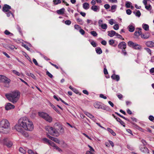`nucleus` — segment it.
<instances>
[{
	"label": "nucleus",
	"mask_w": 154,
	"mask_h": 154,
	"mask_svg": "<svg viewBox=\"0 0 154 154\" xmlns=\"http://www.w3.org/2000/svg\"><path fill=\"white\" fill-rule=\"evenodd\" d=\"M20 123L23 129L26 131H32L34 129L32 122L26 117H24L20 118Z\"/></svg>",
	"instance_id": "f257e3e1"
},
{
	"label": "nucleus",
	"mask_w": 154,
	"mask_h": 154,
	"mask_svg": "<svg viewBox=\"0 0 154 154\" xmlns=\"http://www.w3.org/2000/svg\"><path fill=\"white\" fill-rule=\"evenodd\" d=\"M5 96L9 101L14 103H16L19 99L20 93L18 91H15L9 94H7Z\"/></svg>",
	"instance_id": "f03ea898"
},
{
	"label": "nucleus",
	"mask_w": 154,
	"mask_h": 154,
	"mask_svg": "<svg viewBox=\"0 0 154 154\" xmlns=\"http://www.w3.org/2000/svg\"><path fill=\"white\" fill-rule=\"evenodd\" d=\"M10 124L8 121L3 119L0 121V132H4V129H8L9 128Z\"/></svg>",
	"instance_id": "7ed1b4c3"
},
{
	"label": "nucleus",
	"mask_w": 154,
	"mask_h": 154,
	"mask_svg": "<svg viewBox=\"0 0 154 154\" xmlns=\"http://www.w3.org/2000/svg\"><path fill=\"white\" fill-rule=\"evenodd\" d=\"M11 82L10 79L4 75H0V82L4 83L5 87H8Z\"/></svg>",
	"instance_id": "20e7f679"
},
{
	"label": "nucleus",
	"mask_w": 154,
	"mask_h": 154,
	"mask_svg": "<svg viewBox=\"0 0 154 154\" xmlns=\"http://www.w3.org/2000/svg\"><path fill=\"white\" fill-rule=\"evenodd\" d=\"M46 129L47 131H48L49 133L50 134L54 136L58 137L60 135L58 130L52 127H48L47 128H46Z\"/></svg>",
	"instance_id": "39448f33"
},
{
	"label": "nucleus",
	"mask_w": 154,
	"mask_h": 154,
	"mask_svg": "<svg viewBox=\"0 0 154 154\" xmlns=\"http://www.w3.org/2000/svg\"><path fill=\"white\" fill-rule=\"evenodd\" d=\"M38 115L49 122H51L52 120V118L48 114L43 112H39Z\"/></svg>",
	"instance_id": "423d86ee"
},
{
	"label": "nucleus",
	"mask_w": 154,
	"mask_h": 154,
	"mask_svg": "<svg viewBox=\"0 0 154 154\" xmlns=\"http://www.w3.org/2000/svg\"><path fill=\"white\" fill-rule=\"evenodd\" d=\"M20 119L18 120V124L16 125L15 126V128L16 130L17 131L21 133H23V128H22V125H20Z\"/></svg>",
	"instance_id": "0eeeda50"
},
{
	"label": "nucleus",
	"mask_w": 154,
	"mask_h": 154,
	"mask_svg": "<svg viewBox=\"0 0 154 154\" xmlns=\"http://www.w3.org/2000/svg\"><path fill=\"white\" fill-rule=\"evenodd\" d=\"M140 150L142 152L145 153H149V150L144 145L140 146Z\"/></svg>",
	"instance_id": "6e6552de"
},
{
	"label": "nucleus",
	"mask_w": 154,
	"mask_h": 154,
	"mask_svg": "<svg viewBox=\"0 0 154 154\" xmlns=\"http://www.w3.org/2000/svg\"><path fill=\"white\" fill-rule=\"evenodd\" d=\"M126 44L124 42H120L118 45V47L121 49H125L126 48Z\"/></svg>",
	"instance_id": "1a4fd4ad"
},
{
	"label": "nucleus",
	"mask_w": 154,
	"mask_h": 154,
	"mask_svg": "<svg viewBox=\"0 0 154 154\" xmlns=\"http://www.w3.org/2000/svg\"><path fill=\"white\" fill-rule=\"evenodd\" d=\"M11 9V7L7 4L4 5L2 8V11L4 12H7L9 11V10Z\"/></svg>",
	"instance_id": "9d476101"
},
{
	"label": "nucleus",
	"mask_w": 154,
	"mask_h": 154,
	"mask_svg": "<svg viewBox=\"0 0 154 154\" xmlns=\"http://www.w3.org/2000/svg\"><path fill=\"white\" fill-rule=\"evenodd\" d=\"M15 107L13 105L10 103H8L5 106V109L7 110L14 109Z\"/></svg>",
	"instance_id": "9b49d317"
},
{
	"label": "nucleus",
	"mask_w": 154,
	"mask_h": 154,
	"mask_svg": "<svg viewBox=\"0 0 154 154\" xmlns=\"http://www.w3.org/2000/svg\"><path fill=\"white\" fill-rule=\"evenodd\" d=\"M47 137H48L49 139H50L52 141H54L55 142L58 143H60V140H58L57 138H54L53 137L50 136L48 134H47Z\"/></svg>",
	"instance_id": "f8f14e48"
},
{
	"label": "nucleus",
	"mask_w": 154,
	"mask_h": 154,
	"mask_svg": "<svg viewBox=\"0 0 154 154\" xmlns=\"http://www.w3.org/2000/svg\"><path fill=\"white\" fill-rule=\"evenodd\" d=\"M43 140L45 143L48 144L51 146H53V145H54V142L46 138H43Z\"/></svg>",
	"instance_id": "ddd939ff"
},
{
	"label": "nucleus",
	"mask_w": 154,
	"mask_h": 154,
	"mask_svg": "<svg viewBox=\"0 0 154 154\" xmlns=\"http://www.w3.org/2000/svg\"><path fill=\"white\" fill-rule=\"evenodd\" d=\"M146 46L149 48L154 47V42L151 41L147 42L146 43Z\"/></svg>",
	"instance_id": "4468645a"
},
{
	"label": "nucleus",
	"mask_w": 154,
	"mask_h": 154,
	"mask_svg": "<svg viewBox=\"0 0 154 154\" xmlns=\"http://www.w3.org/2000/svg\"><path fill=\"white\" fill-rule=\"evenodd\" d=\"M111 78L113 80H115L117 81H118L120 80V77L118 75H116L113 74L111 76Z\"/></svg>",
	"instance_id": "2eb2a0df"
},
{
	"label": "nucleus",
	"mask_w": 154,
	"mask_h": 154,
	"mask_svg": "<svg viewBox=\"0 0 154 154\" xmlns=\"http://www.w3.org/2000/svg\"><path fill=\"white\" fill-rule=\"evenodd\" d=\"M85 113L87 116L90 118L94 121H95L96 120L94 117L90 113L87 112H85Z\"/></svg>",
	"instance_id": "dca6fc26"
},
{
	"label": "nucleus",
	"mask_w": 154,
	"mask_h": 154,
	"mask_svg": "<svg viewBox=\"0 0 154 154\" xmlns=\"http://www.w3.org/2000/svg\"><path fill=\"white\" fill-rule=\"evenodd\" d=\"M150 36V34L149 32H147L145 34H142L141 35V37L145 39H147L149 38Z\"/></svg>",
	"instance_id": "f3484780"
},
{
	"label": "nucleus",
	"mask_w": 154,
	"mask_h": 154,
	"mask_svg": "<svg viewBox=\"0 0 154 154\" xmlns=\"http://www.w3.org/2000/svg\"><path fill=\"white\" fill-rule=\"evenodd\" d=\"M108 35L110 37H113L114 35H115L116 32L113 30H111V31H108Z\"/></svg>",
	"instance_id": "a211bd4d"
},
{
	"label": "nucleus",
	"mask_w": 154,
	"mask_h": 154,
	"mask_svg": "<svg viewBox=\"0 0 154 154\" xmlns=\"http://www.w3.org/2000/svg\"><path fill=\"white\" fill-rule=\"evenodd\" d=\"M129 31L130 32H133L135 29V27L132 25H129L128 27Z\"/></svg>",
	"instance_id": "6ab92c4d"
},
{
	"label": "nucleus",
	"mask_w": 154,
	"mask_h": 154,
	"mask_svg": "<svg viewBox=\"0 0 154 154\" xmlns=\"http://www.w3.org/2000/svg\"><path fill=\"white\" fill-rule=\"evenodd\" d=\"M132 48L135 49L140 50L141 49L142 47L141 46L135 43Z\"/></svg>",
	"instance_id": "aec40b11"
},
{
	"label": "nucleus",
	"mask_w": 154,
	"mask_h": 154,
	"mask_svg": "<svg viewBox=\"0 0 154 154\" xmlns=\"http://www.w3.org/2000/svg\"><path fill=\"white\" fill-rule=\"evenodd\" d=\"M94 107L97 109H100L101 108V106L99 102H95L94 103Z\"/></svg>",
	"instance_id": "412c9836"
},
{
	"label": "nucleus",
	"mask_w": 154,
	"mask_h": 154,
	"mask_svg": "<svg viewBox=\"0 0 154 154\" xmlns=\"http://www.w3.org/2000/svg\"><path fill=\"white\" fill-rule=\"evenodd\" d=\"M83 7L84 9L87 10L89 8V5L88 3L85 2L83 5Z\"/></svg>",
	"instance_id": "4be33fe9"
},
{
	"label": "nucleus",
	"mask_w": 154,
	"mask_h": 154,
	"mask_svg": "<svg viewBox=\"0 0 154 154\" xmlns=\"http://www.w3.org/2000/svg\"><path fill=\"white\" fill-rule=\"evenodd\" d=\"M142 26L145 30L148 31L149 30V26L148 24L143 23V24Z\"/></svg>",
	"instance_id": "5701e85b"
},
{
	"label": "nucleus",
	"mask_w": 154,
	"mask_h": 154,
	"mask_svg": "<svg viewBox=\"0 0 154 154\" xmlns=\"http://www.w3.org/2000/svg\"><path fill=\"white\" fill-rule=\"evenodd\" d=\"M65 11V9L63 8L57 11V13L59 14H64Z\"/></svg>",
	"instance_id": "b1692460"
},
{
	"label": "nucleus",
	"mask_w": 154,
	"mask_h": 154,
	"mask_svg": "<svg viewBox=\"0 0 154 154\" xmlns=\"http://www.w3.org/2000/svg\"><path fill=\"white\" fill-rule=\"evenodd\" d=\"M53 146H52L54 148L56 149L57 151L59 152H61L62 151V150L58 146H57L56 144L54 143Z\"/></svg>",
	"instance_id": "393cba45"
},
{
	"label": "nucleus",
	"mask_w": 154,
	"mask_h": 154,
	"mask_svg": "<svg viewBox=\"0 0 154 154\" xmlns=\"http://www.w3.org/2000/svg\"><path fill=\"white\" fill-rule=\"evenodd\" d=\"M107 129L109 132L111 133L113 136H115L116 135V133L110 128H108Z\"/></svg>",
	"instance_id": "a878e982"
},
{
	"label": "nucleus",
	"mask_w": 154,
	"mask_h": 154,
	"mask_svg": "<svg viewBox=\"0 0 154 154\" xmlns=\"http://www.w3.org/2000/svg\"><path fill=\"white\" fill-rule=\"evenodd\" d=\"M96 53L98 54H100L102 52L101 49L99 47H98L96 48Z\"/></svg>",
	"instance_id": "bb28decb"
},
{
	"label": "nucleus",
	"mask_w": 154,
	"mask_h": 154,
	"mask_svg": "<svg viewBox=\"0 0 154 154\" xmlns=\"http://www.w3.org/2000/svg\"><path fill=\"white\" fill-rule=\"evenodd\" d=\"M4 33L5 35H9L10 36H12L14 35V34L13 33H11L7 30H6L5 31Z\"/></svg>",
	"instance_id": "cd10ccee"
},
{
	"label": "nucleus",
	"mask_w": 154,
	"mask_h": 154,
	"mask_svg": "<svg viewBox=\"0 0 154 154\" xmlns=\"http://www.w3.org/2000/svg\"><path fill=\"white\" fill-rule=\"evenodd\" d=\"M145 6V8L148 11H150L152 10V7L150 4L146 5Z\"/></svg>",
	"instance_id": "c85d7f7f"
},
{
	"label": "nucleus",
	"mask_w": 154,
	"mask_h": 154,
	"mask_svg": "<svg viewBox=\"0 0 154 154\" xmlns=\"http://www.w3.org/2000/svg\"><path fill=\"white\" fill-rule=\"evenodd\" d=\"M135 43H134L132 41H129L128 42V46L130 47H132V48H133V47L134 46Z\"/></svg>",
	"instance_id": "c756f323"
},
{
	"label": "nucleus",
	"mask_w": 154,
	"mask_h": 154,
	"mask_svg": "<svg viewBox=\"0 0 154 154\" xmlns=\"http://www.w3.org/2000/svg\"><path fill=\"white\" fill-rule=\"evenodd\" d=\"M91 9L94 11H97L98 9V7L96 5H93L91 8Z\"/></svg>",
	"instance_id": "7c9ffc66"
},
{
	"label": "nucleus",
	"mask_w": 154,
	"mask_h": 154,
	"mask_svg": "<svg viewBox=\"0 0 154 154\" xmlns=\"http://www.w3.org/2000/svg\"><path fill=\"white\" fill-rule=\"evenodd\" d=\"M101 28L103 29H106L107 28V25L105 23H103V24L101 25L100 26Z\"/></svg>",
	"instance_id": "2f4dec72"
},
{
	"label": "nucleus",
	"mask_w": 154,
	"mask_h": 154,
	"mask_svg": "<svg viewBox=\"0 0 154 154\" xmlns=\"http://www.w3.org/2000/svg\"><path fill=\"white\" fill-rule=\"evenodd\" d=\"M141 33L142 32L141 31H135L134 33V35L135 36H139L140 35L141 36Z\"/></svg>",
	"instance_id": "473e14b6"
},
{
	"label": "nucleus",
	"mask_w": 154,
	"mask_h": 154,
	"mask_svg": "<svg viewBox=\"0 0 154 154\" xmlns=\"http://www.w3.org/2000/svg\"><path fill=\"white\" fill-rule=\"evenodd\" d=\"M77 21L79 23V24L80 25H82L83 24V22L82 20L79 18H77Z\"/></svg>",
	"instance_id": "72a5a7b5"
},
{
	"label": "nucleus",
	"mask_w": 154,
	"mask_h": 154,
	"mask_svg": "<svg viewBox=\"0 0 154 154\" xmlns=\"http://www.w3.org/2000/svg\"><path fill=\"white\" fill-rule=\"evenodd\" d=\"M53 2L55 5H57L58 4L60 3L61 1L60 0H53Z\"/></svg>",
	"instance_id": "f704fd0d"
},
{
	"label": "nucleus",
	"mask_w": 154,
	"mask_h": 154,
	"mask_svg": "<svg viewBox=\"0 0 154 154\" xmlns=\"http://www.w3.org/2000/svg\"><path fill=\"white\" fill-rule=\"evenodd\" d=\"M50 104L51 106L53 108V109L58 113L60 114V112L57 109L56 107L54 105H53L51 103Z\"/></svg>",
	"instance_id": "c9c22d12"
},
{
	"label": "nucleus",
	"mask_w": 154,
	"mask_h": 154,
	"mask_svg": "<svg viewBox=\"0 0 154 154\" xmlns=\"http://www.w3.org/2000/svg\"><path fill=\"white\" fill-rule=\"evenodd\" d=\"M115 35L117 36L118 38H120L122 40H124V39L122 38V35L120 34H119L118 33H116Z\"/></svg>",
	"instance_id": "e433bc0d"
},
{
	"label": "nucleus",
	"mask_w": 154,
	"mask_h": 154,
	"mask_svg": "<svg viewBox=\"0 0 154 154\" xmlns=\"http://www.w3.org/2000/svg\"><path fill=\"white\" fill-rule=\"evenodd\" d=\"M131 3L129 2H126L125 6L127 8H130Z\"/></svg>",
	"instance_id": "4c0bfd02"
},
{
	"label": "nucleus",
	"mask_w": 154,
	"mask_h": 154,
	"mask_svg": "<svg viewBox=\"0 0 154 154\" xmlns=\"http://www.w3.org/2000/svg\"><path fill=\"white\" fill-rule=\"evenodd\" d=\"M144 49L150 55H151L152 54H151V50L148 48H144Z\"/></svg>",
	"instance_id": "58836bf2"
},
{
	"label": "nucleus",
	"mask_w": 154,
	"mask_h": 154,
	"mask_svg": "<svg viewBox=\"0 0 154 154\" xmlns=\"http://www.w3.org/2000/svg\"><path fill=\"white\" fill-rule=\"evenodd\" d=\"M90 33L94 36H96L97 34L96 32L93 31L90 32Z\"/></svg>",
	"instance_id": "ea45409f"
},
{
	"label": "nucleus",
	"mask_w": 154,
	"mask_h": 154,
	"mask_svg": "<svg viewBox=\"0 0 154 154\" xmlns=\"http://www.w3.org/2000/svg\"><path fill=\"white\" fill-rule=\"evenodd\" d=\"M13 144L12 143L11 141H9L7 143L6 145L9 147H11Z\"/></svg>",
	"instance_id": "a19ab883"
},
{
	"label": "nucleus",
	"mask_w": 154,
	"mask_h": 154,
	"mask_svg": "<svg viewBox=\"0 0 154 154\" xmlns=\"http://www.w3.org/2000/svg\"><path fill=\"white\" fill-rule=\"evenodd\" d=\"M117 8V5H112L111 7V10H112V12H114L115 11H113V10H115Z\"/></svg>",
	"instance_id": "79ce46f5"
},
{
	"label": "nucleus",
	"mask_w": 154,
	"mask_h": 154,
	"mask_svg": "<svg viewBox=\"0 0 154 154\" xmlns=\"http://www.w3.org/2000/svg\"><path fill=\"white\" fill-rule=\"evenodd\" d=\"M8 47L11 50H13L15 48V46L11 45H9Z\"/></svg>",
	"instance_id": "37998d69"
},
{
	"label": "nucleus",
	"mask_w": 154,
	"mask_h": 154,
	"mask_svg": "<svg viewBox=\"0 0 154 154\" xmlns=\"http://www.w3.org/2000/svg\"><path fill=\"white\" fill-rule=\"evenodd\" d=\"M19 151L23 153H25V151L22 148L20 147L19 149Z\"/></svg>",
	"instance_id": "c03bdc74"
},
{
	"label": "nucleus",
	"mask_w": 154,
	"mask_h": 154,
	"mask_svg": "<svg viewBox=\"0 0 154 154\" xmlns=\"http://www.w3.org/2000/svg\"><path fill=\"white\" fill-rule=\"evenodd\" d=\"M113 29L115 30H117L119 29V26L118 24H116L113 26Z\"/></svg>",
	"instance_id": "a18cd8bd"
},
{
	"label": "nucleus",
	"mask_w": 154,
	"mask_h": 154,
	"mask_svg": "<svg viewBox=\"0 0 154 154\" xmlns=\"http://www.w3.org/2000/svg\"><path fill=\"white\" fill-rule=\"evenodd\" d=\"M71 23V22L70 20H66L65 21V23L67 25H70Z\"/></svg>",
	"instance_id": "49530a36"
},
{
	"label": "nucleus",
	"mask_w": 154,
	"mask_h": 154,
	"mask_svg": "<svg viewBox=\"0 0 154 154\" xmlns=\"http://www.w3.org/2000/svg\"><path fill=\"white\" fill-rule=\"evenodd\" d=\"M136 16L138 17H140L141 15V13L139 10H138L136 12L135 14Z\"/></svg>",
	"instance_id": "de8ad7c7"
},
{
	"label": "nucleus",
	"mask_w": 154,
	"mask_h": 154,
	"mask_svg": "<svg viewBox=\"0 0 154 154\" xmlns=\"http://www.w3.org/2000/svg\"><path fill=\"white\" fill-rule=\"evenodd\" d=\"M46 74L51 78H52L53 77V75L50 73L48 71L46 72Z\"/></svg>",
	"instance_id": "09e8293b"
},
{
	"label": "nucleus",
	"mask_w": 154,
	"mask_h": 154,
	"mask_svg": "<svg viewBox=\"0 0 154 154\" xmlns=\"http://www.w3.org/2000/svg\"><path fill=\"white\" fill-rule=\"evenodd\" d=\"M74 28L75 29H81V27L78 25H74Z\"/></svg>",
	"instance_id": "8fccbe9b"
},
{
	"label": "nucleus",
	"mask_w": 154,
	"mask_h": 154,
	"mask_svg": "<svg viewBox=\"0 0 154 154\" xmlns=\"http://www.w3.org/2000/svg\"><path fill=\"white\" fill-rule=\"evenodd\" d=\"M110 5L109 4H106L104 5V7L106 9H108L110 8Z\"/></svg>",
	"instance_id": "3c124183"
},
{
	"label": "nucleus",
	"mask_w": 154,
	"mask_h": 154,
	"mask_svg": "<svg viewBox=\"0 0 154 154\" xmlns=\"http://www.w3.org/2000/svg\"><path fill=\"white\" fill-rule=\"evenodd\" d=\"M91 44L94 47H96L97 45L96 42L94 41H92L91 42Z\"/></svg>",
	"instance_id": "603ef678"
},
{
	"label": "nucleus",
	"mask_w": 154,
	"mask_h": 154,
	"mask_svg": "<svg viewBox=\"0 0 154 154\" xmlns=\"http://www.w3.org/2000/svg\"><path fill=\"white\" fill-rule=\"evenodd\" d=\"M13 72L14 74L17 75L19 76L20 75V73L19 72L16 70H13Z\"/></svg>",
	"instance_id": "864d4df0"
},
{
	"label": "nucleus",
	"mask_w": 154,
	"mask_h": 154,
	"mask_svg": "<svg viewBox=\"0 0 154 154\" xmlns=\"http://www.w3.org/2000/svg\"><path fill=\"white\" fill-rule=\"evenodd\" d=\"M79 32L82 35H84L85 32V31L83 29H81L79 30Z\"/></svg>",
	"instance_id": "5fc2aeb1"
},
{
	"label": "nucleus",
	"mask_w": 154,
	"mask_h": 154,
	"mask_svg": "<svg viewBox=\"0 0 154 154\" xmlns=\"http://www.w3.org/2000/svg\"><path fill=\"white\" fill-rule=\"evenodd\" d=\"M103 21L102 20H100L98 21V25L99 26H100L101 25L103 24Z\"/></svg>",
	"instance_id": "6e6d98bb"
},
{
	"label": "nucleus",
	"mask_w": 154,
	"mask_h": 154,
	"mask_svg": "<svg viewBox=\"0 0 154 154\" xmlns=\"http://www.w3.org/2000/svg\"><path fill=\"white\" fill-rule=\"evenodd\" d=\"M149 119L151 121H153L154 119V117L152 116H150L149 117Z\"/></svg>",
	"instance_id": "4d7b16f0"
},
{
	"label": "nucleus",
	"mask_w": 154,
	"mask_h": 154,
	"mask_svg": "<svg viewBox=\"0 0 154 154\" xmlns=\"http://www.w3.org/2000/svg\"><path fill=\"white\" fill-rule=\"evenodd\" d=\"M109 44L110 45H112L114 43V41L112 39L110 40L109 41Z\"/></svg>",
	"instance_id": "13d9d810"
},
{
	"label": "nucleus",
	"mask_w": 154,
	"mask_h": 154,
	"mask_svg": "<svg viewBox=\"0 0 154 154\" xmlns=\"http://www.w3.org/2000/svg\"><path fill=\"white\" fill-rule=\"evenodd\" d=\"M126 12L128 14L130 15L131 13V11L130 9H127L126 11Z\"/></svg>",
	"instance_id": "bf43d9fd"
},
{
	"label": "nucleus",
	"mask_w": 154,
	"mask_h": 154,
	"mask_svg": "<svg viewBox=\"0 0 154 154\" xmlns=\"http://www.w3.org/2000/svg\"><path fill=\"white\" fill-rule=\"evenodd\" d=\"M100 98H103L104 99H106L107 98V97L104 96L103 94H101L100 95Z\"/></svg>",
	"instance_id": "052dcab7"
},
{
	"label": "nucleus",
	"mask_w": 154,
	"mask_h": 154,
	"mask_svg": "<svg viewBox=\"0 0 154 154\" xmlns=\"http://www.w3.org/2000/svg\"><path fill=\"white\" fill-rule=\"evenodd\" d=\"M94 152L91 151L90 150H88L86 151V154H93V152Z\"/></svg>",
	"instance_id": "680f3d73"
},
{
	"label": "nucleus",
	"mask_w": 154,
	"mask_h": 154,
	"mask_svg": "<svg viewBox=\"0 0 154 154\" xmlns=\"http://www.w3.org/2000/svg\"><path fill=\"white\" fill-rule=\"evenodd\" d=\"M23 135L26 137H28V134L27 132H25L24 131H23V133H22Z\"/></svg>",
	"instance_id": "e2e57ef3"
},
{
	"label": "nucleus",
	"mask_w": 154,
	"mask_h": 154,
	"mask_svg": "<svg viewBox=\"0 0 154 154\" xmlns=\"http://www.w3.org/2000/svg\"><path fill=\"white\" fill-rule=\"evenodd\" d=\"M7 12V13H6V14L7 17H9L11 14L13 15L10 11H9Z\"/></svg>",
	"instance_id": "0e129e2a"
},
{
	"label": "nucleus",
	"mask_w": 154,
	"mask_h": 154,
	"mask_svg": "<svg viewBox=\"0 0 154 154\" xmlns=\"http://www.w3.org/2000/svg\"><path fill=\"white\" fill-rule=\"evenodd\" d=\"M64 129L62 127H61L60 128V132L61 133H63L64 132Z\"/></svg>",
	"instance_id": "69168bd1"
},
{
	"label": "nucleus",
	"mask_w": 154,
	"mask_h": 154,
	"mask_svg": "<svg viewBox=\"0 0 154 154\" xmlns=\"http://www.w3.org/2000/svg\"><path fill=\"white\" fill-rule=\"evenodd\" d=\"M28 152L29 154H35L34 152L31 149L28 150Z\"/></svg>",
	"instance_id": "338daca9"
},
{
	"label": "nucleus",
	"mask_w": 154,
	"mask_h": 154,
	"mask_svg": "<svg viewBox=\"0 0 154 154\" xmlns=\"http://www.w3.org/2000/svg\"><path fill=\"white\" fill-rule=\"evenodd\" d=\"M33 62L36 65H38V64L36 59H33L32 60Z\"/></svg>",
	"instance_id": "774afa93"
}]
</instances>
